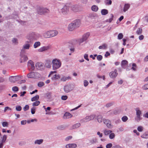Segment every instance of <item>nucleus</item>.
I'll return each instance as SVG.
<instances>
[{
    "instance_id": "1",
    "label": "nucleus",
    "mask_w": 148,
    "mask_h": 148,
    "mask_svg": "<svg viewBox=\"0 0 148 148\" xmlns=\"http://www.w3.org/2000/svg\"><path fill=\"white\" fill-rule=\"evenodd\" d=\"M53 69L56 70L59 68L61 66V62L58 59H55L52 61Z\"/></svg>"
},
{
    "instance_id": "2",
    "label": "nucleus",
    "mask_w": 148,
    "mask_h": 148,
    "mask_svg": "<svg viewBox=\"0 0 148 148\" xmlns=\"http://www.w3.org/2000/svg\"><path fill=\"white\" fill-rule=\"evenodd\" d=\"M58 32L56 31H47L44 34V37L46 38L54 36H56Z\"/></svg>"
},
{
    "instance_id": "3",
    "label": "nucleus",
    "mask_w": 148,
    "mask_h": 148,
    "mask_svg": "<svg viewBox=\"0 0 148 148\" xmlns=\"http://www.w3.org/2000/svg\"><path fill=\"white\" fill-rule=\"evenodd\" d=\"M38 12L39 14L42 15L45 14L46 13H48L49 12V10L46 8L40 7L38 9Z\"/></svg>"
},
{
    "instance_id": "4",
    "label": "nucleus",
    "mask_w": 148,
    "mask_h": 148,
    "mask_svg": "<svg viewBox=\"0 0 148 148\" xmlns=\"http://www.w3.org/2000/svg\"><path fill=\"white\" fill-rule=\"evenodd\" d=\"M39 74L37 73L31 72L27 74V76L29 78H35L38 76Z\"/></svg>"
},
{
    "instance_id": "5",
    "label": "nucleus",
    "mask_w": 148,
    "mask_h": 148,
    "mask_svg": "<svg viewBox=\"0 0 148 148\" xmlns=\"http://www.w3.org/2000/svg\"><path fill=\"white\" fill-rule=\"evenodd\" d=\"M90 34L89 32H87L84 34L82 38L79 40L80 43H82L84 41H86L90 36Z\"/></svg>"
},
{
    "instance_id": "6",
    "label": "nucleus",
    "mask_w": 148,
    "mask_h": 148,
    "mask_svg": "<svg viewBox=\"0 0 148 148\" xmlns=\"http://www.w3.org/2000/svg\"><path fill=\"white\" fill-rule=\"evenodd\" d=\"M33 62L31 60L29 61L28 63V68L30 71H32L34 69Z\"/></svg>"
},
{
    "instance_id": "7",
    "label": "nucleus",
    "mask_w": 148,
    "mask_h": 148,
    "mask_svg": "<svg viewBox=\"0 0 148 148\" xmlns=\"http://www.w3.org/2000/svg\"><path fill=\"white\" fill-rule=\"evenodd\" d=\"M27 37L30 41L36 39L38 38V36L34 33L27 36Z\"/></svg>"
},
{
    "instance_id": "8",
    "label": "nucleus",
    "mask_w": 148,
    "mask_h": 148,
    "mask_svg": "<svg viewBox=\"0 0 148 148\" xmlns=\"http://www.w3.org/2000/svg\"><path fill=\"white\" fill-rule=\"evenodd\" d=\"M117 70L115 69L114 71H112L109 73V75L110 77L112 78H115L117 75Z\"/></svg>"
},
{
    "instance_id": "9",
    "label": "nucleus",
    "mask_w": 148,
    "mask_h": 148,
    "mask_svg": "<svg viewBox=\"0 0 148 148\" xmlns=\"http://www.w3.org/2000/svg\"><path fill=\"white\" fill-rule=\"evenodd\" d=\"M50 48V47L49 46L43 47L39 49H38V51L40 52H42L48 50Z\"/></svg>"
},
{
    "instance_id": "10",
    "label": "nucleus",
    "mask_w": 148,
    "mask_h": 148,
    "mask_svg": "<svg viewBox=\"0 0 148 148\" xmlns=\"http://www.w3.org/2000/svg\"><path fill=\"white\" fill-rule=\"evenodd\" d=\"M72 24H73L74 26L76 28L78 27L81 24V21L79 20H77L73 22Z\"/></svg>"
},
{
    "instance_id": "11",
    "label": "nucleus",
    "mask_w": 148,
    "mask_h": 148,
    "mask_svg": "<svg viewBox=\"0 0 148 148\" xmlns=\"http://www.w3.org/2000/svg\"><path fill=\"white\" fill-rule=\"evenodd\" d=\"M28 60L27 57L25 55H23L22 54L21 55L20 62H24Z\"/></svg>"
},
{
    "instance_id": "12",
    "label": "nucleus",
    "mask_w": 148,
    "mask_h": 148,
    "mask_svg": "<svg viewBox=\"0 0 148 148\" xmlns=\"http://www.w3.org/2000/svg\"><path fill=\"white\" fill-rule=\"evenodd\" d=\"M36 67L39 70H42L43 69L44 66L41 63L38 62L36 64Z\"/></svg>"
},
{
    "instance_id": "13",
    "label": "nucleus",
    "mask_w": 148,
    "mask_h": 148,
    "mask_svg": "<svg viewBox=\"0 0 148 148\" xmlns=\"http://www.w3.org/2000/svg\"><path fill=\"white\" fill-rule=\"evenodd\" d=\"M72 116V115L69 112H66L64 114L63 118L64 119H66L71 118Z\"/></svg>"
},
{
    "instance_id": "14",
    "label": "nucleus",
    "mask_w": 148,
    "mask_h": 148,
    "mask_svg": "<svg viewBox=\"0 0 148 148\" xmlns=\"http://www.w3.org/2000/svg\"><path fill=\"white\" fill-rule=\"evenodd\" d=\"M77 147V145L75 144H69L66 145V148H75Z\"/></svg>"
},
{
    "instance_id": "15",
    "label": "nucleus",
    "mask_w": 148,
    "mask_h": 148,
    "mask_svg": "<svg viewBox=\"0 0 148 148\" xmlns=\"http://www.w3.org/2000/svg\"><path fill=\"white\" fill-rule=\"evenodd\" d=\"M75 28L73 24H72V23L69 24L68 27V29L70 31H72L74 30Z\"/></svg>"
},
{
    "instance_id": "16",
    "label": "nucleus",
    "mask_w": 148,
    "mask_h": 148,
    "mask_svg": "<svg viewBox=\"0 0 148 148\" xmlns=\"http://www.w3.org/2000/svg\"><path fill=\"white\" fill-rule=\"evenodd\" d=\"M130 5L129 4H125L123 8V10L124 12H125L128 9L130 8Z\"/></svg>"
},
{
    "instance_id": "17",
    "label": "nucleus",
    "mask_w": 148,
    "mask_h": 148,
    "mask_svg": "<svg viewBox=\"0 0 148 148\" xmlns=\"http://www.w3.org/2000/svg\"><path fill=\"white\" fill-rule=\"evenodd\" d=\"M51 62L50 60H47L45 63V66L47 68H50L51 67Z\"/></svg>"
},
{
    "instance_id": "18",
    "label": "nucleus",
    "mask_w": 148,
    "mask_h": 148,
    "mask_svg": "<svg viewBox=\"0 0 148 148\" xmlns=\"http://www.w3.org/2000/svg\"><path fill=\"white\" fill-rule=\"evenodd\" d=\"M96 115L94 114H92L90 116H87L86 119L90 121L91 120H92L94 119V118L95 117Z\"/></svg>"
},
{
    "instance_id": "19",
    "label": "nucleus",
    "mask_w": 148,
    "mask_h": 148,
    "mask_svg": "<svg viewBox=\"0 0 148 148\" xmlns=\"http://www.w3.org/2000/svg\"><path fill=\"white\" fill-rule=\"evenodd\" d=\"M64 91L66 92H68L71 90L70 87L68 86H66L64 87Z\"/></svg>"
},
{
    "instance_id": "20",
    "label": "nucleus",
    "mask_w": 148,
    "mask_h": 148,
    "mask_svg": "<svg viewBox=\"0 0 148 148\" xmlns=\"http://www.w3.org/2000/svg\"><path fill=\"white\" fill-rule=\"evenodd\" d=\"M60 76L59 75L55 74L52 78V79L54 80L56 79H58L60 78Z\"/></svg>"
},
{
    "instance_id": "21",
    "label": "nucleus",
    "mask_w": 148,
    "mask_h": 148,
    "mask_svg": "<svg viewBox=\"0 0 148 148\" xmlns=\"http://www.w3.org/2000/svg\"><path fill=\"white\" fill-rule=\"evenodd\" d=\"M128 63L127 61L126 60H123L121 62V65L123 67H125V66H126Z\"/></svg>"
},
{
    "instance_id": "22",
    "label": "nucleus",
    "mask_w": 148,
    "mask_h": 148,
    "mask_svg": "<svg viewBox=\"0 0 148 148\" xmlns=\"http://www.w3.org/2000/svg\"><path fill=\"white\" fill-rule=\"evenodd\" d=\"M10 81L12 82H15L16 81V76H11L10 78Z\"/></svg>"
},
{
    "instance_id": "23",
    "label": "nucleus",
    "mask_w": 148,
    "mask_h": 148,
    "mask_svg": "<svg viewBox=\"0 0 148 148\" xmlns=\"http://www.w3.org/2000/svg\"><path fill=\"white\" fill-rule=\"evenodd\" d=\"M39 97L38 95H37L35 97H32L31 99V100L32 101H37L38 99H39Z\"/></svg>"
},
{
    "instance_id": "24",
    "label": "nucleus",
    "mask_w": 148,
    "mask_h": 148,
    "mask_svg": "<svg viewBox=\"0 0 148 148\" xmlns=\"http://www.w3.org/2000/svg\"><path fill=\"white\" fill-rule=\"evenodd\" d=\"M101 12L103 15H106L108 13V11L106 9H103L101 10Z\"/></svg>"
},
{
    "instance_id": "25",
    "label": "nucleus",
    "mask_w": 148,
    "mask_h": 148,
    "mask_svg": "<svg viewBox=\"0 0 148 148\" xmlns=\"http://www.w3.org/2000/svg\"><path fill=\"white\" fill-rule=\"evenodd\" d=\"M91 9L93 11H97L98 10V8L97 6L95 5H93L92 6Z\"/></svg>"
},
{
    "instance_id": "26",
    "label": "nucleus",
    "mask_w": 148,
    "mask_h": 148,
    "mask_svg": "<svg viewBox=\"0 0 148 148\" xmlns=\"http://www.w3.org/2000/svg\"><path fill=\"white\" fill-rule=\"evenodd\" d=\"M71 78V77L69 76L67 77L64 76L61 79V80L63 81H65L67 80L70 79Z\"/></svg>"
},
{
    "instance_id": "27",
    "label": "nucleus",
    "mask_w": 148,
    "mask_h": 148,
    "mask_svg": "<svg viewBox=\"0 0 148 148\" xmlns=\"http://www.w3.org/2000/svg\"><path fill=\"white\" fill-rule=\"evenodd\" d=\"M107 47V45L106 44H104L102 45V46H99V48L100 49H106Z\"/></svg>"
},
{
    "instance_id": "28",
    "label": "nucleus",
    "mask_w": 148,
    "mask_h": 148,
    "mask_svg": "<svg viewBox=\"0 0 148 148\" xmlns=\"http://www.w3.org/2000/svg\"><path fill=\"white\" fill-rule=\"evenodd\" d=\"M143 138H148V132H147L144 133L142 136Z\"/></svg>"
},
{
    "instance_id": "29",
    "label": "nucleus",
    "mask_w": 148,
    "mask_h": 148,
    "mask_svg": "<svg viewBox=\"0 0 148 148\" xmlns=\"http://www.w3.org/2000/svg\"><path fill=\"white\" fill-rule=\"evenodd\" d=\"M113 17H114V15H113V14H110V18L108 19H107V21L108 22H109V23L111 22L113 19Z\"/></svg>"
},
{
    "instance_id": "30",
    "label": "nucleus",
    "mask_w": 148,
    "mask_h": 148,
    "mask_svg": "<svg viewBox=\"0 0 148 148\" xmlns=\"http://www.w3.org/2000/svg\"><path fill=\"white\" fill-rule=\"evenodd\" d=\"M97 120L99 123H101L102 121V117L101 115H99L97 116Z\"/></svg>"
},
{
    "instance_id": "31",
    "label": "nucleus",
    "mask_w": 148,
    "mask_h": 148,
    "mask_svg": "<svg viewBox=\"0 0 148 148\" xmlns=\"http://www.w3.org/2000/svg\"><path fill=\"white\" fill-rule=\"evenodd\" d=\"M40 45V43L39 42H36L34 45V48H36Z\"/></svg>"
},
{
    "instance_id": "32",
    "label": "nucleus",
    "mask_w": 148,
    "mask_h": 148,
    "mask_svg": "<svg viewBox=\"0 0 148 148\" xmlns=\"http://www.w3.org/2000/svg\"><path fill=\"white\" fill-rule=\"evenodd\" d=\"M112 132V131L110 130H105L104 131V134L107 135L109 134H110Z\"/></svg>"
},
{
    "instance_id": "33",
    "label": "nucleus",
    "mask_w": 148,
    "mask_h": 148,
    "mask_svg": "<svg viewBox=\"0 0 148 148\" xmlns=\"http://www.w3.org/2000/svg\"><path fill=\"white\" fill-rule=\"evenodd\" d=\"M142 29L141 28H139L137 30L136 33L140 35L142 34Z\"/></svg>"
},
{
    "instance_id": "34",
    "label": "nucleus",
    "mask_w": 148,
    "mask_h": 148,
    "mask_svg": "<svg viewBox=\"0 0 148 148\" xmlns=\"http://www.w3.org/2000/svg\"><path fill=\"white\" fill-rule=\"evenodd\" d=\"M135 119L137 122H139L142 119V118L141 117L140 115H136V116Z\"/></svg>"
},
{
    "instance_id": "35",
    "label": "nucleus",
    "mask_w": 148,
    "mask_h": 148,
    "mask_svg": "<svg viewBox=\"0 0 148 148\" xmlns=\"http://www.w3.org/2000/svg\"><path fill=\"white\" fill-rule=\"evenodd\" d=\"M40 103V102L38 101H36L33 103V106H38Z\"/></svg>"
},
{
    "instance_id": "36",
    "label": "nucleus",
    "mask_w": 148,
    "mask_h": 148,
    "mask_svg": "<svg viewBox=\"0 0 148 148\" xmlns=\"http://www.w3.org/2000/svg\"><path fill=\"white\" fill-rule=\"evenodd\" d=\"M43 141V140L42 139L37 140L35 141V143L40 144L42 143Z\"/></svg>"
},
{
    "instance_id": "37",
    "label": "nucleus",
    "mask_w": 148,
    "mask_h": 148,
    "mask_svg": "<svg viewBox=\"0 0 148 148\" xmlns=\"http://www.w3.org/2000/svg\"><path fill=\"white\" fill-rule=\"evenodd\" d=\"M136 115L140 116L141 114V111L138 108H136Z\"/></svg>"
},
{
    "instance_id": "38",
    "label": "nucleus",
    "mask_w": 148,
    "mask_h": 148,
    "mask_svg": "<svg viewBox=\"0 0 148 148\" xmlns=\"http://www.w3.org/2000/svg\"><path fill=\"white\" fill-rule=\"evenodd\" d=\"M115 136V135L114 133H112L110 134L109 135V138L110 139H112L114 138Z\"/></svg>"
},
{
    "instance_id": "39",
    "label": "nucleus",
    "mask_w": 148,
    "mask_h": 148,
    "mask_svg": "<svg viewBox=\"0 0 148 148\" xmlns=\"http://www.w3.org/2000/svg\"><path fill=\"white\" fill-rule=\"evenodd\" d=\"M30 45L29 44H26L23 46V48L25 49H28L29 48Z\"/></svg>"
},
{
    "instance_id": "40",
    "label": "nucleus",
    "mask_w": 148,
    "mask_h": 148,
    "mask_svg": "<svg viewBox=\"0 0 148 148\" xmlns=\"http://www.w3.org/2000/svg\"><path fill=\"white\" fill-rule=\"evenodd\" d=\"M2 125L3 127H8L9 125L8 123L5 121H4L2 123Z\"/></svg>"
},
{
    "instance_id": "41",
    "label": "nucleus",
    "mask_w": 148,
    "mask_h": 148,
    "mask_svg": "<svg viewBox=\"0 0 148 148\" xmlns=\"http://www.w3.org/2000/svg\"><path fill=\"white\" fill-rule=\"evenodd\" d=\"M123 34L121 33H119L118 36V38L119 39H121L123 37Z\"/></svg>"
},
{
    "instance_id": "42",
    "label": "nucleus",
    "mask_w": 148,
    "mask_h": 148,
    "mask_svg": "<svg viewBox=\"0 0 148 148\" xmlns=\"http://www.w3.org/2000/svg\"><path fill=\"white\" fill-rule=\"evenodd\" d=\"M105 3L106 5H110L112 3V1L110 0H106Z\"/></svg>"
},
{
    "instance_id": "43",
    "label": "nucleus",
    "mask_w": 148,
    "mask_h": 148,
    "mask_svg": "<svg viewBox=\"0 0 148 148\" xmlns=\"http://www.w3.org/2000/svg\"><path fill=\"white\" fill-rule=\"evenodd\" d=\"M144 90H147L148 89V84H146L144 85L142 87Z\"/></svg>"
},
{
    "instance_id": "44",
    "label": "nucleus",
    "mask_w": 148,
    "mask_h": 148,
    "mask_svg": "<svg viewBox=\"0 0 148 148\" xmlns=\"http://www.w3.org/2000/svg\"><path fill=\"white\" fill-rule=\"evenodd\" d=\"M16 110L18 111H20L21 110L22 108L20 106H17L16 108Z\"/></svg>"
},
{
    "instance_id": "45",
    "label": "nucleus",
    "mask_w": 148,
    "mask_h": 148,
    "mask_svg": "<svg viewBox=\"0 0 148 148\" xmlns=\"http://www.w3.org/2000/svg\"><path fill=\"white\" fill-rule=\"evenodd\" d=\"M44 83L42 82H40L38 83V86L39 87H41L44 85Z\"/></svg>"
},
{
    "instance_id": "46",
    "label": "nucleus",
    "mask_w": 148,
    "mask_h": 148,
    "mask_svg": "<svg viewBox=\"0 0 148 148\" xmlns=\"http://www.w3.org/2000/svg\"><path fill=\"white\" fill-rule=\"evenodd\" d=\"M69 10L68 8L66 6H64L62 9V12L65 11L66 12H67Z\"/></svg>"
},
{
    "instance_id": "47",
    "label": "nucleus",
    "mask_w": 148,
    "mask_h": 148,
    "mask_svg": "<svg viewBox=\"0 0 148 148\" xmlns=\"http://www.w3.org/2000/svg\"><path fill=\"white\" fill-rule=\"evenodd\" d=\"M132 69L134 71H136V66L135 64L133 63L132 64Z\"/></svg>"
},
{
    "instance_id": "48",
    "label": "nucleus",
    "mask_w": 148,
    "mask_h": 148,
    "mask_svg": "<svg viewBox=\"0 0 148 148\" xmlns=\"http://www.w3.org/2000/svg\"><path fill=\"white\" fill-rule=\"evenodd\" d=\"M12 90L13 91L16 92L18 91V88L17 86H14L12 88Z\"/></svg>"
},
{
    "instance_id": "49",
    "label": "nucleus",
    "mask_w": 148,
    "mask_h": 148,
    "mask_svg": "<svg viewBox=\"0 0 148 148\" xmlns=\"http://www.w3.org/2000/svg\"><path fill=\"white\" fill-rule=\"evenodd\" d=\"M122 120L124 122L126 121L128 119L127 117L126 116H123L122 118Z\"/></svg>"
},
{
    "instance_id": "50",
    "label": "nucleus",
    "mask_w": 148,
    "mask_h": 148,
    "mask_svg": "<svg viewBox=\"0 0 148 148\" xmlns=\"http://www.w3.org/2000/svg\"><path fill=\"white\" fill-rule=\"evenodd\" d=\"M102 58V56L101 55H99L97 56V59L99 61L101 60Z\"/></svg>"
},
{
    "instance_id": "51",
    "label": "nucleus",
    "mask_w": 148,
    "mask_h": 148,
    "mask_svg": "<svg viewBox=\"0 0 148 148\" xmlns=\"http://www.w3.org/2000/svg\"><path fill=\"white\" fill-rule=\"evenodd\" d=\"M106 125L107 127L109 128H111L112 127V125L111 124V122L110 121H109V122Z\"/></svg>"
},
{
    "instance_id": "52",
    "label": "nucleus",
    "mask_w": 148,
    "mask_h": 148,
    "mask_svg": "<svg viewBox=\"0 0 148 148\" xmlns=\"http://www.w3.org/2000/svg\"><path fill=\"white\" fill-rule=\"evenodd\" d=\"M67 98L68 97L66 95L62 96L61 97L62 99L64 100H66V99H67Z\"/></svg>"
},
{
    "instance_id": "53",
    "label": "nucleus",
    "mask_w": 148,
    "mask_h": 148,
    "mask_svg": "<svg viewBox=\"0 0 148 148\" xmlns=\"http://www.w3.org/2000/svg\"><path fill=\"white\" fill-rule=\"evenodd\" d=\"M84 85L85 86H87L88 84V82L86 80H84Z\"/></svg>"
},
{
    "instance_id": "54",
    "label": "nucleus",
    "mask_w": 148,
    "mask_h": 148,
    "mask_svg": "<svg viewBox=\"0 0 148 148\" xmlns=\"http://www.w3.org/2000/svg\"><path fill=\"white\" fill-rule=\"evenodd\" d=\"M29 107L28 105H26L23 108L25 111H26L29 109Z\"/></svg>"
},
{
    "instance_id": "55",
    "label": "nucleus",
    "mask_w": 148,
    "mask_h": 148,
    "mask_svg": "<svg viewBox=\"0 0 148 148\" xmlns=\"http://www.w3.org/2000/svg\"><path fill=\"white\" fill-rule=\"evenodd\" d=\"M35 112V108L34 107L32 108L31 109V112L32 114H34Z\"/></svg>"
},
{
    "instance_id": "56",
    "label": "nucleus",
    "mask_w": 148,
    "mask_h": 148,
    "mask_svg": "<svg viewBox=\"0 0 148 148\" xmlns=\"http://www.w3.org/2000/svg\"><path fill=\"white\" fill-rule=\"evenodd\" d=\"M11 109L10 108L8 107H6L5 108V109L4 110V112H6L7 110H11Z\"/></svg>"
},
{
    "instance_id": "57",
    "label": "nucleus",
    "mask_w": 148,
    "mask_h": 148,
    "mask_svg": "<svg viewBox=\"0 0 148 148\" xmlns=\"http://www.w3.org/2000/svg\"><path fill=\"white\" fill-rule=\"evenodd\" d=\"M109 120H108L107 119H104L103 121L104 123L106 124L107 125V124L109 122Z\"/></svg>"
},
{
    "instance_id": "58",
    "label": "nucleus",
    "mask_w": 148,
    "mask_h": 148,
    "mask_svg": "<svg viewBox=\"0 0 148 148\" xmlns=\"http://www.w3.org/2000/svg\"><path fill=\"white\" fill-rule=\"evenodd\" d=\"M112 146V143H109L106 146L107 148H110Z\"/></svg>"
},
{
    "instance_id": "59",
    "label": "nucleus",
    "mask_w": 148,
    "mask_h": 148,
    "mask_svg": "<svg viewBox=\"0 0 148 148\" xmlns=\"http://www.w3.org/2000/svg\"><path fill=\"white\" fill-rule=\"evenodd\" d=\"M138 130L139 132H142L143 130V127L141 126H139L138 128Z\"/></svg>"
},
{
    "instance_id": "60",
    "label": "nucleus",
    "mask_w": 148,
    "mask_h": 148,
    "mask_svg": "<svg viewBox=\"0 0 148 148\" xmlns=\"http://www.w3.org/2000/svg\"><path fill=\"white\" fill-rule=\"evenodd\" d=\"M7 136L5 135H4L3 136V139L2 140V142H4L6 139Z\"/></svg>"
},
{
    "instance_id": "61",
    "label": "nucleus",
    "mask_w": 148,
    "mask_h": 148,
    "mask_svg": "<svg viewBox=\"0 0 148 148\" xmlns=\"http://www.w3.org/2000/svg\"><path fill=\"white\" fill-rule=\"evenodd\" d=\"M81 121L82 122H87L89 121L87 119H86V117L85 118L82 120Z\"/></svg>"
},
{
    "instance_id": "62",
    "label": "nucleus",
    "mask_w": 148,
    "mask_h": 148,
    "mask_svg": "<svg viewBox=\"0 0 148 148\" xmlns=\"http://www.w3.org/2000/svg\"><path fill=\"white\" fill-rule=\"evenodd\" d=\"M72 138V136H70L66 137L65 139V140L66 141H68L69 140L71 139Z\"/></svg>"
},
{
    "instance_id": "63",
    "label": "nucleus",
    "mask_w": 148,
    "mask_h": 148,
    "mask_svg": "<svg viewBox=\"0 0 148 148\" xmlns=\"http://www.w3.org/2000/svg\"><path fill=\"white\" fill-rule=\"evenodd\" d=\"M12 42L14 43H15V44L18 43L17 40L16 38H14L12 40Z\"/></svg>"
},
{
    "instance_id": "64",
    "label": "nucleus",
    "mask_w": 148,
    "mask_h": 148,
    "mask_svg": "<svg viewBox=\"0 0 148 148\" xmlns=\"http://www.w3.org/2000/svg\"><path fill=\"white\" fill-rule=\"evenodd\" d=\"M144 38V36L142 35H140L139 37V39L140 40H143V39Z\"/></svg>"
}]
</instances>
